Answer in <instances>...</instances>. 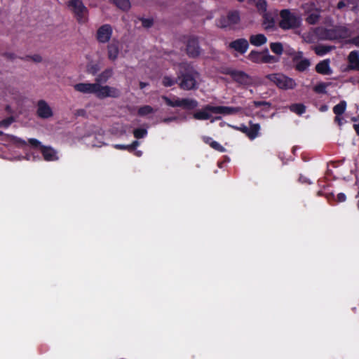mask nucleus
<instances>
[{"mask_svg": "<svg viewBox=\"0 0 359 359\" xmlns=\"http://www.w3.org/2000/svg\"><path fill=\"white\" fill-rule=\"evenodd\" d=\"M142 151H135V155H136L137 156H142Z\"/></svg>", "mask_w": 359, "mask_h": 359, "instance_id": "61", "label": "nucleus"}, {"mask_svg": "<svg viewBox=\"0 0 359 359\" xmlns=\"http://www.w3.org/2000/svg\"><path fill=\"white\" fill-rule=\"evenodd\" d=\"M84 112H85V111H84V110L81 109V110L78 111V114H79V115H81V114H83Z\"/></svg>", "mask_w": 359, "mask_h": 359, "instance_id": "64", "label": "nucleus"}, {"mask_svg": "<svg viewBox=\"0 0 359 359\" xmlns=\"http://www.w3.org/2000/svg\"><path fill=\"white\" fill-rule=\"evenodd\" d=\"M270 48L273 53L278 55H280L283 53V46L280 42L271 43Z\"/></svg>", "mask_w": 359, "mask_h": 359, "instance_id": "31", "label": "nucleus"}, {"mask_svg": "<svg viewBox=\"0 0 359 359\" xmlns=\"http://www.w3.org/2000/svg\"><path fill=\"white\" fill-rule=\"evenodd\" d=\"M113 3L116 6L123 11H128L130 8V2L129 0H113Z\"/></svg>", "mask_w": 359, "mask_h": 359, "instance_id": "30", "label": "nucleus"}, {"mask_svg": "<svg viewBox=\"0 0 359 359\" xmlns=\"http://www.w3.org/2000/svg\"><path fill=\"white\" fill-rule=\"evenodd\" d=\"M142 25L145 28L151 27L154 24V20L151 18H141Z\"/></svg>", "mask_w": 359, "mask_h": 359, "instance_id": "41", "label": "nucleus"}, {"mask_svg": "<svg viewBox=\"0 0 359 359\" xmlns=\"http://www.w3.org/2000/svg\"><path fill=\"white\" fill-rule=\"evenodd\" d=\"M280 17L278 26L283 30L297 29L302 25L301 17L292 13L290 9L281 10Z\"/></svg>", "mask_w": 359, "mask_h": 359, "instance_id": "3", "label": "nucleus"}, {"mask_svg": "<svg viewBox=\"0 0 359 359\" xmlns=\"http://www.w3.org/2000/svg\"><path fill=\"white\" fill-rule=\"evenodd\" d=\"M13 140H15V142L20 144L22 146L27 145L26 142L21 138L13 137Z\"/></svg>", "mask_w": 359, "mask_h": 359, "instance_id": "52", "label": "nucleus"}, {"mask_svg": "<svg viewBox=\"0 0 359 359\" xmlns=\"http://www.w3.org/2000/svg\"><path fill=\"white\" fill-rule=\"evenodd\" d=\"M226 20L231 25L238 24L240 22V15L238 11H229L226 15Z\"/></svg>", "mask_w": 359, "mask_h": 359, "instance_id": "24", "label": "nucleus"}, {"mask_svg": "<svg viewBox=\"0 0 359 359\" xmlns=\"http://www.w3.org/2000/svg\"><path fill=\"white\" fill-rule=\"evenodd\" d=\"M337 198L339 202H344L346 200V196L344 193L338 194Z\"/></svg>", "mask_w": 359, "mask_h": 359, "instance_id": "51", "label": "nucleus"}, {"mask_svg": "<svg viewBox=\"0 0 359 359\" xmlns=\"http://www.w3.org/2000/svg\"><path fill=\"white\" fill-rule=\"evenodd\" d=\"M210 146L215 150L218 151L219 152H224L226 150L225 148L222 145H221L219 142H217L215 140L211 141L210 142Z\"/></svg>", "mask_w": 359, "mask_h": 359, "instance_id": "36", "label": "nucleus"}, {"mask_svg": "<svg viewBox=\"0 0 359 359\" xmlns=\"http://www.w3.org/2000/svg\"><path fill=\"white\" fill-rule=\"evenodd\" d=\"M222 119V117L221 116H215L214 118H212L210 121L211 123H213L215 121H217V120H221Z\"/></svg>", "mask_w": 359, "mask_h": 359, "instance_id": "60", "label": "nucleus"}, {"mask_svg": "<svg viewBox=\"0 0 359 359\" xmlns=\"http://www.w3.org/2000/svg\"><path fill=\"white\" fill-rule=\"evenodd\" d=\"M228 126L229 127L233 128V129H235L236 130L242 132L243 133L245 134V135L247 136V133H248V127L246 126L245 125L241 124L240 126H231V125L229 124Z\"/></svg>", "mask_w": 359, "mask_h": 359, "instance_id": "40", "label": "nucleus"}, {"mask_svg": "<svg viewBox=\"0 0 359 359\" xmlns=\"http://www.w3.org/2000/svg\"><path fill=\"white\" fill-rule=\"evenodd\" d=\"M299 182L302 184H311L310 180L303 175H300L299 177Z\"/></svg>", "mask_w": 359, "mask_h": 359, "instance_id": "50", "label": "nucleus"}, {"mask_svg": "<svg viewBox=\"0 0 359 359\" xmlns=\"http://www.w3.org/2000/svg\"><path fill=\"white\" fill-rule=\"evenodd\" d=\"M100 70L98 65H92L90 67H88V72L93 75H95L98 71Z\"/></svg>", "mask_w": 359, "mask_h": 359, "instance_id": "42", "label": "nucleus"}, {"mask_svg": "<svg viewBox=\"0 0 359 359\" xmlns=\"http://www.w3.org/2000/svg\"><path fill=\"white\" fill-rule=\"evenodd\" d=\"M14 121L13 116L8 117L0 121V127L8 128Z\"/></svg>", "mask_w": 359, "mask_h": 359, "instance_id": "37", "label": "nucleus"}, {"mask_svg": "<svg viewBox=\"0 0 359 359\" xmlns=\"http://www.w3.org/2000/svg\"><path fill=\"white\" fill-rule=\"evenodd\" d=\"M148 85L147 83H144V82H140V88L141 89H143L144 88H145Z\"/></svg>", "mask_w": 359, "mask_h": 359, "instance_id": "59", "label": "nucleus"}, {"mask_svg": "<svg viewBox=\"0 0 359 359\" xmlns=\"http://www.w3.org/2000/svg\"><path fill=\"white\" fill-rule=\"evenodd\" d=\"M112 75V69H106L97 76L95 83H79L74 86V89L84 94H94L100 100L107 97L118 98L121 95L120 90L115 87L101 85L107 83Z\"/></svg>", "mask_w": 359, "mask_h": 359, "instance_id": "1", "label": "nucleus"}, {"mask_svg": "<svg viewBox=\"0 0 359 359\" xmlns=\"http://www.w3.org/2000/svg\"><path fill=\"white\" fill-rule=\"evenodd\" d=\"M213 106L210 104H206L203 107L194 113L193 117L196 120L204 121L211 118V113H212Z\"/></svg>", "mask_w": 359, "mask_h": 359, "instance_id": "15", "label": "nucleus"}, {"mask_svg": "<svg viewBox=\"0 0 359 359\" xmlns=\"http://www.w3.org/2000/svg\"><path fill=\"white\" fill-rule=\"evenodd\" d=\"M320 18V13L316 11L309 14L305 20L309 25H313L318 23Z\"/></svg>", "mask_w": 359, "mask_h": 359, "instance_id": "29", "label": "nucleus"}, {"mask_svg": "<svg viewBox=\"0 0 359 359\" xmlns=\"http://www.w3.org/2000/svg\"><path fill=\"white\" fill-rule=\"evenodd\" d=\"M186 51L189 57L196 58L200 55L201 48L199 46L198 37L191 36L189 38L187 43Z\"/></svg>", "mask_w": 359, "mask_h": 359, "instance_id": "10", "label": "nucleus"}, {"mask_svg": "<svg viewBox=\"0 0 359 359\" xmlns=\"http://www.w3.org/2000/svg\"><path fill=\"white\" fill-rule=\"evenodd\" d=\"M112 34V26L109 24H104L97 29L95 39L100 43H107L110 41Z\"/></svg>", "mask_w": 359, "mask_h": 359, "instance_id": "9", "label": "nucleus"}, {"mask_svg": "<svg viewBox=\"0 0 359 359\" xmlns=\"http://www.w3.org/2000/svg\"><path fill=\"white\" fill-rule=\"evenodd\" d=\"M218 26L221 28H226V27L231 26V25L226 20V17L223 16V17L220 18V19L219 20Z\"/></svg>", "mask_w": 359, "mask_h": 359, "instance_id": "39", "label": "nucleus"}, {"mask_svg": "<svg viewBox=\"0 0 359 359\" xmlns=\"http://www.w3.org/2000/svg\"><path fill=\"white\" fill-rule=\"evenodd\" d=\"M328 109V106L326 104H323L320 106L319 110L322 112L326 111Z\"/></svg>", "mask_w": 359, "mask_h": 359, "instance_id": "57", "label": "nucleus"}, {"mask_svg": "<svg viewBox=\"0 0 359 359\" xmlns=\"http://www.w3.org/2000/svg\"><path fill=\"white\" fill-rule=\"evenodd\" d=\"M248 59L257 64H273L279 61L278 57L269 54L268 48L262 51L251 50L248 55Z\"/></svg>", "mask_w": 359, "mask_h": 359, "instance_id": "6", "label": "nucleus"}, {"mask_svg": "<svg viewBox=\"0 0 359 359\" xmlns=\"http://www.w3.org/2000/svg\"><path fill=\"white\" fill-rule=\"evenodd\" d=\"M290 110L296 114L301 116L306 112V107L302 103L292 104L289 107Z\"/></svg>", "mask_w": 359, "mask_h": 359, "instance_id": "23", "label": "nucleus"}, {"mask_svg": "<svg viewBox=\"0 0 359 359\" xmlns=\"http://www.w3.org/2000/svg\"><path fill=\"white\" fill-rule=\"evenodd\" d=\"M162 99L165 103L171 107H182L186 110H193L198 106V102L193 98H179L173 96L171 99L167 96H163Z\"/></svg>", "mask_w": 359, "mask_h": 359, "instance_id": "5", "label": "nucleus"}, {"mask_svg": "<svg viewBox=\"0 0 359 359\" xmlns=\"http://www.w3.org/2000/svg\"><path fill=\"white\" fill-rule=\"evenodd\" d=\"M222 73L229 75L234 81L242 85L246 84L249 79V76L243 71L227 68Z\"/></svg>", "mask_w": 359, "mask_h": 359, "instance_id": "12", "label": "nucleus"}, {"mask_svg": "<svg viewBox=\"0 0 359 359\" xmlns=\"http://www.w3.org/2000/svg\"><path fill=\"white\" fill-rule=\"evenodd\" d=\"M295 53H296L295 50H292L287 54L290 55L294 56L295 55Z\"/></svg>", "mask_w": 359, "mask_h": 359, "instance_id": "62", "label": "nucleus"}, {"mask_svg": "<svg viewBox=\"0 0 359 359\" xmlns=\"http://www.w3.org/2000/svg\"><path fill=\"white\" fill-rule=\"evenodd\" d=\"M316 71L323 75H330L332 70L330 66V60L328 59L319 62L316 65Z\"/></svg>", "mask_w": 359, "mask_h": 359, "instance_id": "18", "label": "nucleus"}, {"mask_svg": "<svg viewBox=\"0 0 359 359\" xmlns=\"http://www.w3.org/2000/svg\"><path fill=\"white\" fill-rule=\"evenodd\" d=\"M253 104L255 107H260L262 106H271V103L266 101H254Z\"/></svg>", "mask_w": 359, "mask_h": 359, "instance_id": "44", "label": "nucleus"}, {"mask_svg": "<svg viewBox=\"0 0 359 359\" xmlns=\"http://www.w3.org/2000/svg\"><path fill=\"white\" fill-rule=\"evenodd\" d=\"M67 7L72 12L79 24H85L88 20V9L84 5L83 0H69Z\"/></svg>", "mask_w": 359, "mask_h": 359, "instance_id": "4", "label": "nucleus"}, {"mask_svg": "<svg viewBox=\"0 0 359 359\" xmlns=\"http://www.w3.org/2000/svg\"><path fill=\"white\" fill-rule=\"evenodd\" d=\"M41 151L43 158L47 161H54L58 159L55 150L50 147L41 146Z\"/></svg>", "mask_w": 359, "mask_h": 359, "instance_id": "17", "label": "nucleus"}, {"mask_svg": "<svg viewBox=\"0 0 359 359\" xmlns=\"http://www.w3.org/2000/svg\"><path fill=\"white\" fill-rule=\"evenodd\" d=\"M147 135V130L142 128H138L133 130V135L136 139L144 138Z\"/></svg>", "mask_w": 359, "mask_h": 359, "instance_id": "35", "label": "nucleus"}, {"mask_svg": "<svg viewBox=\"0 0 359 359\" xmlns=\"http://www.w3.org/2000/svg\"><path fill=\"white\" fill-rule=\"evenodd\" d=\"M334 121L337 122L339 126L342 124V118L340 117V116H337L334 118Z\"/></svg>", "mask_w": 359, "mask_h": 359, "instance_id": "55", "label": "nucleus"}, {"mask_svg": "<svg viewBox=\"0 0 359 359\" xmlns=\"http://www.w3.org/2000/svg\"><path fill=\"white\" fill-rule=\"evenodd\" d=\"M2 55L11 60H13L17 57V56L14 53L10 52H5L2 54Z\"/></svg>", "mask_w": 359, "mask_h": 359, "instance_id": "49", "label": "nucleus"}, {"mask_svg": "<svg viewBox=\"0 0 359 359\" xmlns=\"http://www.w3.org/2000/svg\"><path fill=\"white\" fill-rule=\"evenodd\" d=\"M107 48L108 58L111 61L116 60L119 53V49L117 43L114 41L109 43L107 45Z\"/></svg>", "mask_w": 359, "mask_h": 359, "instance_id": "20", "label": "nucleus"}, {"mask_svg": "<svg viewBox=\"0 0 359 359\" xmlns=\"http://www.w3.org/2000/svg\"><path fill=\"white\" fill-rule=\"evenodd\" d=\"M249 124L250 127H248L247 137L252 140L258 137L260 130V125L259 123H253L252 121H250Z\"/></svg>", "mask_w": 359, "mask_h": 359, "instance_id": "22", "label": "nucleus"}, {"mask_svg": "<svg viewBox=\"0 0 359 359\" xmlns=\"http://www.w3.org/2000/svg\"><path fill=\"white\" fill-rule=\"evenodd\" d=\"M256 7L262 15L267 13V2L266 0H258L256 3Z\"/></svg>", "mask_w": 359, "mask_h": 359, "instance_id": "34", "label": "nucleus"}, {"mask_svg": "<svg viewBox=\"0 0 359 359\" xmlns=\"http://www.w3.org/2000/svg\"><path fill=\"white\" fill-rule=\"evenodd\" d=\"M332 49V46L325 45H318L313 48L315 53L317 55L323 56L329 53Z\"/></svg>", "mask_w": 359, "mask_h": 359, "instance_id": "27", "label": "nucleus"}, {"mask_svg": "<svg viewBox=\"0 0 359 359\" xmlns=\"http://www.w3.org/2000/svg\"><path fill=\"white\" fill-rule=\"evenodd\" d=\"M357 198H358V203H357V208L359 209V191L358 192L356 196Z\"/></svg>", "mask_w": 359, "mask_h": 359, "instance_id": "63", "label": "nucleus"}, {"mask_svg": "<svg viewBox=\"0 0 359 359\" xmlns=\"http://www.w3.org/2000/svg\"><path fill=\"white\" fill-rule=\"evenodd\" d=\"M348 32L346 27L337 26L332 29L322 28L319 34L323 39L334 41L346 38Z\"/></svg>", "mask_w": 359, "mask_h": 359, "instance_id": "8", "label": "nucleus"}, {"mask_svg": "<svg viewBox=\"0 0 359 359\" xmlns=\"http://www.w3.org/2000/svg\"><path fill=\"white\" fill-rule=\"evenodd\" d=\"M310 65V60L307 58H304L295 63V69L299 72H303L306 70Z\"/></svg>", "mask_w": 359, "mask_h": 359, "instance_id": "25", "label": "nucleus"}, {"mask_svg": "<svg viewBox=\"0 0 359 359\" xmlns=\"http://www.w3.org/2000/svg\"><path fill=\"white\" fill-rule=\"evenodd\" d=\"M21 60H32L35 62H41L42 61V57L38 54L34 55H27L25 57H20Z\"/></svg>", "mask_w": 359, "mask_h": 359, "instance_id": "38", "label": "nucleus"}, {"mask_svg": "<svg viewBox=\"0 0 359 359\" xmlns=\"http://www.w3.org/2000/svg\"><path fill=\"white\" fill-rule=\"evenodd\" d=\"M354 130L358 135H359V123L353 125Z\"/></svg>", "mask_w": 359, "mask_h": 359, "instance_id": "58", "label": "nucleus"}, {"mask_svg": "<svg viewBox=\"0 0 359 359\" xmlns=\"http://www.w3.org/2000/svg\"><path fill=\"white\" fill-rule=\"evenodd\" d=\"M266 79L276 84L278 88L283 90L294 89L297 86L293 79L280 73L268 74Z\"/></svg>", "mask_w": 359, "mask_h": 359, "instance_id": "7", "label": "nucleus"}, {"mask_svg": "<svg viewBox=\"0 0 359 359\" xmlns=\"http://www.w3.org/2000/svg\"><path fill=\"white\" fill-rule=\"evenodd\" d=\"M178 75L177 77H172L170 76L165 75L162 78V85L165 87H171L175 84H178Z\"/></svg>", "mask_w": 359, "mask_h": 359, "instance_id": "26", "label": "nucleus"}, {"mask_svg": "<svg viewBox=\"0 0 359 359\" xmlns=\"http://www.w3.org/2000/svg\"><path fill=\"white\" fill-rule=\"evenodd\" d=\"M348 68L359 72V51L353 50L348 55Z\"/></svg>", "mask_w": 359, "mask_h": 359, "instance_id": "16", "label": "nucleus"}, {"mask_svg": "<svg viewBox=\"0 0 359 359\" xmlns=\"http://www.w3.org/2000/svg\"><path fill=\"white\" fill-rule=\"evenodd\" d=\"M347 43L349 44H353L359 48V34L348 39Z\"/></svg>", "mask_w": 359, "mask_h": 359, "instance_id": "43", "label": "nucleus"}, {"mask_svg": "<svg viewBox=\"0 0 359 359\" xmlns=\"http://www.w3.org/2000/svg\"><path fill=\"white\" fill-rule=\"evenodd\" d=\"M212 114H219L226 115L236 114L241 111L242 108L240 107H229V106H213Z\"/></svg>", "mask_w": 359, "mask_h": 359, "instance_id": "14", "label": "nucleus"}, {"mask_svg": "<svg viewBox=\"0 0 359 359\" xmlns=\"http://www.w3.org/2000/svg\"><path fill=\"white\" fill-rule=\"evenodd\" d=\"M250 43L255 46H261L267 42V38L263 34L250 35L249 38Z\"/></svg>", "mask_w": 359, "mask_h": 359, "instance_id": "21", "label": "nucleus"}, {"mask_svg": "<svg viewBox=\"0 0 359 359\" xmlns=\"http://www.w3.org/2000/svg\"><path fill=\"white\" fill-rule=\"evenodd\" d=\"M176 74L178 75V86L184 90H195L198 88L196 79L198 73L188 62H180L177 66Z\"/></svg>", "mask_w": 359, "mask_h": 359, "instance_id": "2", "label": "nucleus"}, {"mask_svg": "<svg viewBox=\"0 0 359 359\" xmlns=\"http://www.w3.org/2000/svg\"><path fill=\"white\" fill-rule=\"evenodd\" d=\"M28 141H29V144L34 148L41 147V142L36 139L31 138V139H29Z\"/></svg>", "mask_w": 359, "mask_h": 359, "instance_id": "45", "label": "nucleus"}, {"mask_svg": "<svg viewBox=\"0 0 359 359\" xmlns=\"http://www.w3.org/2000/svg\"><path fill=\"white\" fill-rule=\"evenodd\" d=\"M154 112V109L149 105H144L138 109L137 114L140 116H145Z\"/></svg>", "mask_w": 359, "mask_h": 359, "instance_id": "32", "label": "nucleus"}, {"mask_svg": "<svg viewBox=\"0 0 359 359\" xmlns=\"http://www.w3.org/2000/svg\"><path fill=\"white\" fill-rule=\"evenodd\" d=\"M262 26L266 31L275 29V20L273 16L269 13H263L262 15Z\"/></svg>", "mask_w": 359, "mask_h": 359, "instance_id": "19", "label": "nucleus"}, {"mask_svg": "<svg viewBox=\"0 0 359 359\" xmlns=\"http://www.w3.org/2000/svg\"><path fill=\"white\" fill-rule=\"evenodd\" d=\"M345 6H346V4H345V2L344 1H339L337 5V8L338 9H342Z\"/></svg>", "mask_w": 359, "mask_h": 359, "instance_id": "53", "label": "nucleus"}, {"mask_svg": "<svg viewBox=\"0 0 359 359\" xmlns=\"http://www.w3.org/2000/svg\"><path fill=\"white\" fill-rule=\"evenodd\" d=\"M36 115L43 119H48L53 116L51 107L44 100H39L36 104Z\"/></svg>", "mask_w": 359, "mask_h": 359, "instance_id": "11", "label": "nucleus"}, {"mask_svg": "<svg viewBox=\"0 0 359 359\" xmlns=\"http://www.w3.org/2000/svg\"><path fill=\"white\" fill-rule=\"evenodd\" d=\"M346 102L345 100H341L337 104H336L333 107V112L337 116H341L346 111Z\"/></svg>", "mask_w": 359, "mask_h": 359, "instance_id": "28", "label": "nucleus"}, {"mask_svg": "<svg viewBox=\"0 0 359 359\" xmlns=\"http://www.w3.org/2000/svg\"><path fill=\"white\" fill-rule=\"evenodd\" d=\"M229 48L243 55L248 50L249 48V43L247 39L241 38L230 42Z\"/></svg>", "mask_w": 359, "mask_h": 359, "instance_id": "13", "label": "nucleus"}, {"mask_svg": "<svg viewBox=\"0 0 359 359\" xmlns=\"http://www.w3.org/2000/svg\"><path fill=\"white\" fill-rule=\"evenodd\" d=\"M177 118L176 117H168V118H165L163 120V122L164 123H169L170 121H175L176 120Z\"/></svg>", "mask_w": 359, "mask_h": 359, "instance_id": "54", "label": "nucleus"}, {"mask_svg": "<svg viewBox=\"0 0 359 359\" xmlns=\"http://www.w3.org/2000/svg\"><path fill=\"white\" fill-rule=\"evenodd\" d=\"M302 57H303V53L299 51L298 53H296L295 55L293 56V62H297L299 61H300L301 60H302Z\"/></svg>", "mask_w": 359, "mask_h": 359, "instance_id": "48", "label": "nucleus"}, {"mask_svg": "<svg viewBox=\"0 0 359 359\" xmlns=\"http://www.w3.org/2000/svg\"><path fill=\"white\" fill-rule=\"evenodd\" d=\"M203 140L204 142H205L206 144H210V142L211 141H213V140H212V139L211 137H206V136L203 137Z\"/></svg>", "mask_w": 359, "mask_h": 359, "instance_id": "56", "label": "nucleus"}, {"mask_svg": "<svg viewBox=\"0 0 359 359\" xmlns=\"http://www.w3.org/2000/svg\"><path fill=\"white\" fill-rule=\"evenodd\" d=\"M140 145V142L137 140L133 141L129 146V152L134 151L136 148Z\"/></svg>", "mask_w": 359, "mask_h": 359, "instance_id": "47", "label": "nucleus"}, {"mask_svg": "<svg viewBox=\"0 0 359 359\" xmlns=\"http://www.w3.org/2000/svg\"><path fill=\"white\" fill-rule=\"evenodd\" d=\"M113 147L116 149L118 150H127L129 151V146L128 144H116L113 145Z\"/></svg>", "mask_w": 359, "mask_h": 359, "instance_id": "46", "label": "nucleus"}, {"mask_svg": "<svg viewBox=\"0 0 359 359\" xmlns=\"http://www.w3.org/2000/svg\"><path fill=\"white\" fill-rule=\"evenodd\" d=\"M328 86V83L320 82L313 87V91L318 94H326V88Z\"/></svg>", "mask_w": 359, "mask_h": 359, "instance_id": "33", "label": "nucleus"}]
</instances>
